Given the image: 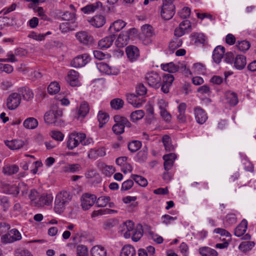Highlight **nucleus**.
I'll return each mask as SVG.
<instances>
[{
	"label": "nucleus",
	"mask_w": 256,
	"mask_h": 256,
	"mask_svg": "<svg viewBox=\"0 0 256 256\" xmlns=\"http://www.w3.org/2000/svg\"><path fill=\"white\" fill-rule=\"evenodd\" d=\"M72 198V196L68 192L62 190L57 194L56 196L54 210L58 214H62L68 204Z\"/></svg>",
	"instance_id": "1"
},
{
	"label": "nucleus",
	"mask_w": 256,
	"mask_h": 256,
	"mask_svg": "<svg viewBox=\"0 0 256 256\" xmlns=\"http://www.w3.org/2000/svg\"><path fill=\"white\" fill-rule=\"evenodd\" d=\"M2 188L4 193L16 196L21 192L22 195L28 193V187L24 182H20L18 184H10L5 182L2 184Z\"/></svg>",
	"instance_id": "2"
},
{
	"label": "nucleus",
	"mask_w": 256,
	"mask_h": 256,
	"mask_svg": "<svg viewBox=\"0 0 256 256\" xmlns=\"http://www.w3.org/2000/svg\"><path fill=\"white\" fill-rule=\"evenodd\" d=\"M136 32L135 28H131L128 31H123L120 34L116 40L115 44L118 48L126 46L129 42L130 36Z\"/></svg>",
	"instance_id": "3"
},
{
	"label": "nucleus",
	"mask_w": 256,
	"mask_h": 256,
	"mask_svg": "<svg viewBox=\"0 0 256 256\" xmlns=\"http://www.w3.org/2000/svg\"><path fill=\"white\" fill-rule=\"evenodd\" d=\"M116 124L112 127L114 132L117 134H120L124 132L125 126H129L130 123L124 117L116 115L114 116Z\"/></svg>",
	"instance_id": "4"
},
{
	"label": "nucleus",
	"mask_w": 256,
	"mask_h": 256,
	"mask_svg": "<svg viewBox=\"0 0 256 256\" xmlns=\"http://www.w3.org/2000/svg\"><path fill=\"white\" fill-rule=\"evenodd\" d=\"M84 138V134L73 132L68 137L66 146L68 149L72 150L77 147Z\"/></svg>",
	"instance_id": "5"
},
{
	"label": "nucleus",
	"mask_w": 256,
	"mask_h": 256,
	"mask_svg": "<svg viewBox=\"0 0 256 256\" xmlns=\"http://www.w3.org/2000/svg\"><path fill=\"white\" fill-rule=\"evenodd\" d=\"M174 14V6L172 2H164L160 10L162 18L168 20L172 18Z\"/></svg>",
	"instance_id": "6"
},
{
	"label": "nucleus",
	"mask_w": 256,
	"mask_h": 256,
	"mask_svg": "<svg viewBox=\"0 0 256 256\" xmlns=\"http://www.w3.org/2000/svg\"><path fill=\"white\" fill-rule=\"evenodd\" d=\"M75 37L80 44L84 46L91 45L94 41L93 36L86 30H81L76 32Z\"/></svg>",
	"instance_id": "7"
},
{
	"label": "nucleus",
	"mask_w": 256,
	"mask_h": 256,
	"mask_svg": "<svg viewBox=\"0 0 256 256\" xmlns=\"http://www.w3.org/2000/svg\"><path fill=\"white\" fill-rule=\"evenodd\" d=\"M146 80L150 86L156 88H159L161 86V76L156 72H151L146 75Z\"/></svg>",
	"instance_id": "8"
},
{
	"label": "nucleus",
	"mask_w": 256,
	"mask_h": 256,
	"mask_svg": "<svg viewBox=\"0 0 256 256\" xmlns=\"http://www.w3.org/2000/svg\"><path fill=\"white\" fill-rule=\"evenodd\" d=\"M141 36L144 42L146 44L150 43L152 37L156 34L153 27L150 24H146L141 27Z\"/></svg>",
	"instance_id": "9"
},
{
	"label": "nucleus",
	"mask_w": 256,
	"mask_h": 256,
	"mask_svg": "<svg viewBox=\"0 0 256 256\" xmlns=\"http://www.w3.org/2000/svg\"><path fill=\"white\" fill-rule=\"evenodd\" d=\"M96 196L94 194H84L82 195L80 200L81 206L84 210L90 208L96 202Z\"/></svg>",
	"instance_id": "10"
},
{
	"label": "nucleus",
	"mask_w": 256,
	"mask_h": 256,
	"mask_svg": "<svg viewBox=\"0 0 256 256\" xmlns=\"http://www.w3.org/2000/svg\"><path fill=\"white\" fill-rule=\"evenodd\" d=\"M22 238L20 233L16 229H12L8 234L2 236V242L4 243H11Z\"/></svg>",
	"instance_id": "11"
},
{
	"label": "nucleus",
	"mask_w": 256,
	"mask_h": 256,
	"mask_svg": "<svg viewBox=\"0 0 256 256\" xmlns=\"http://www.w3.org/2000/svg\"><path fill=\"white\" fill-rule=\"evenodd\" d=\"M20 170L18 166L16 164L4 162L2 168V172L4 176H12L16 174Z\"/></svg>",
	"instance_id": "12"
},
{
	"label": "nucleus",
	"mask_w": 256,
	"mask_h": 256,
	"mask_svg": "<svg viewBox=\"0 0 256 256\" xmlns=\"http://www.w3.org/2000/svg\"><path fill=\"white\" fill-rule=\"evenodd\" d=\"M20 102V95L16 92L12 93L8 96L7 98V107L10 110H14L19 106Z\"/></svg>",
	"instance_id": "13"
},
{
	"label": "nucleus",
	"mask_w": 256,
	"mask_h": 256,
	"mask_svg": "<svg viewBox=\"0 0 256 256\" xmlns=\"http://www.w3.org/2000/svg\"><path fill=\"white\" fill-rule=\"evenodd\" d=\"M62 114V112L60 110H51L44 114V122L48 124H54Z\"/></svg>",
	"instance_id": "14"
},
{
	"label": "nucleus",
	"mask_w": 256,
	"mask_h": 256,
	"mask_svg": "<svg viewBox=\"0 0 256 256\" xmlns=\"http://www.w3.org/2000/svg\"><path fill=\"white\" fill-rule=\"evenodd\" d=\"M90 60V56L87 54L78 55L72 60L71 65L74 68H80L84 66Z\"/></svg>",
	"instance_id": "15"
},
{
	"label": "nucleus",
	"mask_w": 256,
	"mask_h": 256,
	"mask_svg": "<svg viewBox=\"0 0 256 256\" xmlns=\"http://www.w3.org/2000/svg\"><path fill=\"white\" fill-rule=\"evenodd\" d=\"M96 67L100 72L106 74H118L120 70L118 68L114 67H110L106 64L100 62L96 64Z\"/></svg>",
	"instance_id": "16"
},
{
	"label": "nucleus",
	"mask_w": 256,
	"mask_h": 256,
	"mask_svg": "<svg viewBox=\"0 0 256 256\" xmlns=\"http://www.w3.org/2000/svg\"><path fill=\"white\" fill-rule=\"evenodd\" d=\"M88 23L96 28L102 27L106 22V17L102 14H96L88 20Z\"/></svg>",
	"instance_id": "17"
},
{
	"label": "nucleus",
	"mask_w": 256,
	"mask_h": 256,
	"mask_svg": "<svg viewBox=\"0 0 256 256\" xmlns=\"http://www.w3.org/2000/svg\"><path fill=\"white\" fill-rule=\"evenodd\" d=\"M122 234L126 238L131 237L132 233L135 230L134 223L131 220H128L122 225Z\"/></svg>",
	"instance_id": "18"
},
{
	"label": "nucleus",
	"mask_w": 256,
	"mask_h": 256,
	"mask_svg": "<svg viewBox=\"0 0 256 256\" xmlns=\"http://www.w3.org/2000/svg\"><path fill=\"white\" fill-rule=\"evenodd\" d=\"M53 200V196L51 194H42L35 202L38 206H51Z\"/></svg>",
	"instance_id": "19"
},
{
	"label": "nucleus",
	"mask_w": 256,
	"mask_h": 256,
	"mask_svg": "<svg viewBox=\"0 0 256 256\" xmlns=\"http://www.w3.org/2000/svg\"><path fill=\"white\" fill-rule=\"evenodd\" d=\"M174 80V77L170 74H165L163 76L162 82H161V89L164 93H168L170 88Z\"/></svg>",
	"instance_id": "20"
},
{
	"label": "nucleus",
	"mask_w": 256,
	"mask_h": 256,
	"mask_svg": "<svg viewBox=\"0 0 256 256\" xmlns=\"http://www.w3.org/2000/svg\"><path fill=\"white\" fill-rule=\"evenodd\" d=\"M224 100L226 103L231 106H234L238 102L237 94L232 90H227L224 95Z\"/></svg>",
	"instance_id": "21"
},
{
	"label": "nucleus",
	"mask_w": 256,
	"mask_h": 256,
	"mask_svg": "<svg viewBox=\"0 0 256 256\" xmlns=\"http://www.w3.org/2000/svg\"><path fill=\"white\" fill-rule=\"evenodd\" d=\"M194 114L196 122L200 124H204L208 119L205 111L200 106H196L194 108Z\"/></svg>",
	"instance_id": "22"
},
{
	"label": "nucleus",
	"mask_w": 256,
	"mask_h": 256,
	"mask_svg": "<svg viewBox=\"0 0 256 256\" xmlns=\"http://www.w3.org/2000/svg\"><path fill=\"white\" fill-rule=\"evenodd\" d=\"M78 78V72L74 70H70L68 74L66 80L72 86H78L80 85Z\"/></svg>",
	"instance_id": "23"
},
{
	"label": "nucleus",
	"mask_w": 256,
	"mask_h": 256,
	"mask_svg": "<svg viewBox=\"0 0 256 256\" xmlns=\"http://www.w3.org/2000/svg\"><path fill=\"white\" fill-rule=\"evenodd\" d=\"M6 146L11 150H17L22 148L24 145V142L22 140L14 139L10 140H5Z\"/></svg>",
	"instance_id": "24"
},
{
	"label": "nucleus",
	"mask_w": 256,
	"mask_h": 256,
	"mask_svg": "<svg viewBox=\"0 0 256 256\" xmlns=\"http://www.w3.org/2000/svg\"><path fill=\"white\" fill-rule=\"evenodd\" d=\"M126 52L128 58L131 61L136 60L140 56L138 49L134 46H129L126 47Z\"/></svg>",
	"instance_id": "25"
},
{
	"label": "nucleus",
	"mask_w": 256,
	"mask_h": 256,
	"mask_svg": "<svg viewBox=\"0 0 256 256\" xmlns=\"http://www.w3.org/2000/svg\"><path fill=\"white\" fill-rule=\"evenodd\" d=\"M116 38L114 34L106 36L98 42V46L102 49H106L110 47Z\"/></svg>",
	"instance_id": "26"
},
{
	"label": "nucleus",
	"mask_w": 256,
	"mask_h": 256,
	"mask_svg": "<svg viewBox=\"0 0 256 256\" xmlns=\"http://www.w3.org/2000/svg\"><path fill=\"white\" fill-rule=\"evenodd\" d=\"M176 158V156L173 153H170L163 156V159L164 160V168L165 170H168L172 168Z\"/></svg>",
	"instance_id": "27"
},
{
	"label": "nucleus",
	"mask_w": 256,
	"mask_h": 256,
	"mask_svg": "<svg viewBox=\"0 0 256 256\" xmlns=\"http://www.w3.org/2000/svg\"><path fill=\"white\" fill-rule=\"evenodd\" d=\"M106 154V152L103 147L91 149L88 152V157L91 159H96L99 156H104Z\"/></svg>",
	"instance_id": "28"
},
{
	"label": "nucleus",
	"mask_w": 256,
	"mask_h": 256,
	"mask_svg": "<svg viewBox=\"0 0 256 256\" xmlns=\"http://www.w3.org/2000/svg\"><path fill=\"white\" fill-rule=\"evenodd\" d=\"M224 47L220 46H216L213 52L212 58L214 62L219 64L224 56Z\"/></svg>",
	"instance_id": "29"
},
{
	"label": "nucleus",
	"mask_w": 256,
	"mask_h": 256,
	"mask_svg": "<svg viewBox=\"0 0 256 256\" xmlns=\"http://www.w3.org/2000/svg\"><path fill=\"white\" fill-rule=\"evenodd\" d=\"M102 6V3L98 2L92 4H89L81 8L80 10L84 14H90L95 12L98 9Z\"/></svg>",
	"instance_id": "30"
},
{
	"label": "nucleus",
	"mask_w": 256,
	"mask_h": 256,
	"mask_svg": "<svg viewBox=\"0 0 256 256\" xmlns=\"http://www.w3.org/2000/svg\"><path fill=\"white\" fill-rule=\"evenodd\" d=\"M38 120L33 117L28 118L23 122V126L28 130L35 129L38 127Z\"/></svg>",
	"instance_id": "31"
},
{
	"label": "nucleus",
	"mask_w": 256,
	"mask_h": 256,
	"mask_svg": "<svg viewBox=\"0 0 256 256\" xmlns=\"http://www.w3.org/2000/svg\"><path fill=\"white\" fill-rule=\"evenodd\" d=\"M234 66L238 70H242L246 64V58L243 55H237L234 58Z\"/></svg>",
	"instance_id": "32"
},
{
	"label": "nucleus",
	"mask_w": 256,
	"mask_h": 256,
	"mask_svg": "<svg viewBox=\"0 0 256 256\" xmlns=\"http://www.w3.org/2000/svg\"><path fill=\"white\" fill-rule=\"evenodd\" d=\"M89 110L88 104L85 102H82L78 112V119L82 120L88 114Z\"/></svg>",
	"instance_id": "33"
},
{
	"label": "nucleus",
	"mask_w": 256,
	"mask_h": 256,
	"mask_svg": "<svg viewBox=\"0 0 256 256\" xmlns=\"http://www.w3.org/2000/svg\"><path fill=\"white\" fill-rule=\"evenodd\" d=\"M248 222L246 220H243L240 224L236 228L234 234L236 236H242L247 229Z\"/></svg>",
	"instance_id": "34"
},
{
	"label": "nucleus",
	"mask_w": 256,
	"mask_h": 256,
	"mask_svg": "<svg viewBox=\"0 0 256 256\" xmlns=\"http://www.w3.org/2000/svg\"><path fill=\"white\" fill-rule=\"evenodd\" d=\"M82 169L80 164H68L63 168V171L65 172H76Z\"/></svg>",
	"instance_id": "35"
},
{
	"label": "nucleus",
	"mask_w": 256,
	"mask_h": 256,
	"mask_svg": "<svg viewBox=\"0 0 256 256\" xmlns=\"http://www.w3.org/2000/svg\"><path fill=\"white\" fill-rule=\"evenodd\" d=\"M160 68L163 70L172 73L176 72L179 69L178 66L173 62L162 64Z\"/></svg>",
	"instance_id": "36"
},
{
	"label": "nucleus",
	"mask_w": 256,
	"mask_h": 256,
	"mask_svg": "<svg viewBox=\"0 0 256 256\" xmlns=\"http://www.w3.org/2000/svg\"><path fill=\"white\" fill-rule=\"evenodd\" d=\"M92 256H106V251L100 246H95L90 250Z\"/></svg>",
	"instance_id": "37"
},
{
	"label": "nucleus",
	"mask_w": 256,
	"mask_h": 256,
	"mask_svg": "<svg viewBox=\"0 0 256 256\" xmlns=\"http://www.w3.org/2000/svg\"><path fill=\"white\" fill-rule=\"evenodd\" d=\"M126 25V23L122 20H118L114 22L110 27L111 32L113 30L116 32H119Z\"/></svg>",
	"instance_id": "38"
},
{
	"label": "nucleus",
	"mask_w": 256,
	"mask_h": 256,
	"mask_svg": "<svg viewBox=\"0 0 256 256\" xmlns=\"http://www.w3.org/2000/svg\"><path fill=\"white\" fill-rule=\"evenodd\" d=\"M135 255V249L131 245H126L122 249L120 256H134Z\"/></svg>",
	"instance_id": "39"
},
{
	"label": "nucleus",
	"mask_w": 256,
	"mask_h": 256,
	"mask_svg": "<svg viewBox=\"0 0 256 256\" xmlns=\"http://www.w3.org/2000/svg\"><path fill=\"white\" fill-rule=\"evenodd\" d=\"M2 12V11L0 12V14ZM12 24H13V20L12 18L6 16H0V30L4 29Z\"/></svg>",
	"instance_id": "40"
},
{
	"label": "nucleus",
	"mask_w": 256,
	"mask_h": 256,
	"mask_svg": "<svg viewBox=\"0 0 256 256\" xmlns=\"http://www.w3.org/2000/svg\"><path fill=\"white\" fill-rule=\"evenodd\" d=\"M143 235V230L140 225L137 226L131 236L132 240L134 242L138 241Z\"/></svg>",
	"instance_id": "41"
},
{
	"label": "nucleus",
	"mask_w": 256,
	"mask_h": 256,
	"mask_svg": "<svg viewBox=\"0 0 256 256\" xmlns=\"http://www.w3.org/2000/svg\"><path fill=\"white\" fill-rule=\"evenodd\" d=\"M255 243L252 241H244L239 245V249L243 252H246L250 250L254 246Z\"/></svg>",
	"instance_id": "42"
},
{
	"label": "nucleus",
	"mask_w": 256,
	"mask_h": 256,
	"mask_svg": "<svg viewBox=\"0 0 256 256\" xmlns=\"http://www.w3.org/2000/svg\"><path fill=\"white\" fill-rule=\"evenodd\" d=\"M242 158V162L244 166V169L249 172H252L254 170V166L252 162L249 160L248 157L244 154H240Z\"/></svg>",
	"instance_id": "43"
},
{
	"label": "nucleus",
	"mask_w": 256,
	"mask_h": 256,
	"mask_svg": "<svg viewBox=\"0 0 256 256\" xmlns=\"http://www.w3.org/2000/svg\"><path fill=\"white\" fill-rule=\"evenodd\" d=\"M200 253L202 256H217V252L214 249L208 247L200 248Z\"/></svg>",
	"instance_id": "44"
},
{
	"label": "nucleus",
	"mask_w": 256,
	"mask_h": 256,
	"mask_svg": "<svg viewBox=\"0 0 256 256\" xmlns=\"http://www.w3.org/2000/svg\"><path fill=\"white\" fill-rule=\"evenodd\" d=\"M60 86L56 82H52L48 88V92L50 94H54L60 90Z\"/></svg>",
	"instance_id": "45"
},
{
	"label": "nucleus",
	"mask_w": 256,
	"mask_h": 256,
	"mask_svg": "<svg viewBox=\"0 0 256 256\" xmlns=\"http://www.w3.org/2000/svg\"><path fill=\"white\" fill-rule=\"evenodd\" d=\"M162 142L166 150L172 151L174 150V146L172 144L171 139L168 136L165 135L162 137Z\"/></svg>",
	"instance_id": "46"
},
{
	"label": "nucleus",
	"mask_w": 256,
	"mask_h": 256,
	"mask_svg": "<svg viewBox=\"0 0 256 256\" xmlns=\"http://www.w3.org/2000/svg\"><path fill=\"white\" fill-rule=\"evenodd\" d=\"M76 256H88V248L82 244H79L76 248Z\"/></svg>",
	"instance_id": "47"
},
{
	"label": "nucleus",
	"mask_w": 256,
	"mask_h": 256,
	"mask_svg": "<svg viewBox=\"0 0 256 256\" xmlns=\"http://www.w3.org/2000/svg\"><path fill=\"white\" fill-rule=\"evenodd\" d=\"M176 118L179 123L185 124L188 122H191L192 118L190 116H186V112H178Z\"/></svg>",
	"instance_id": "48"
},
{
	"label": "nucleus",
	"mask_w": 256,
	"mask_h": 256,
	"mask_svg": "<svg viewBox=\"0 0 256 256\" xmlns=\"http://www.w3.org/2000/svg\"><path fill=\"white\" fill-rule=\"evenodd\" d=\"M192 37L195 40V43L198 44H204L206 42V38L202 33H194L192 34Z\"/></svg>",
	"instance_id": "49"
},
{
	"label": "nucleus",
	"mask_w": 256,
	"mask_h": 256,
	"mask_svg": "<svg viewBox=\"0 0 256 256\" xmlns=\"http://www.w3.org/2000/svg\"><path fill=\"white\" fill-rule=\"evenodd\" d=\"M250 42L246 40L238 41L236 44V48L242 52L248 50L250 48Z\"/></svg>",
	"instance_id": "50"
},
{
	"label": "nucleus",
	"mask_w": 256,
	"mask_h": 256,
	"mask_svg": "<svg viewBox=\"0 0 256 256\" xmlns=\"http://www.w3.org/2000/svg\"><path fill=\"white\" fill-rule=\"evenodd\" d=\"M144 116V112L142 110H137L132 112L130 114L131 120L134 122H136L142 119Z\"/></svg>",
	"instance_id": "51"
},
{
	"label": "nucleus",
	"mask_w": 256,
	"mask_h": 256,
	"mask_svg": "<svg viewBox=\"0 0 256 256\" xmlns=\"http://www.w3.org/2000/svg\"><path fill=\"white\" fill-rule=\"evenodd\" d=\"M110 200V198L106 196L99 197L96 201V204L98 207H104Z\"/></svg>",
	"instance_id": "52"
},
{
	"label": "nucleus",
	"mask_w": 256,
	"mask_h": 256,
	"mask_svg": "<svg viewBox=\"0 0 256 256\" xmlns=\"http://www.w3.org/2000/svg\"><path fill=\"white\" fill-rule=\"evenodd\" d=\"M98 118L100 123V126L102 127L104 124L108 122L109 117L107 114L100 112L98 115Z\"/></svg>",
	"instance_id": "53"
},
{
	"label": "nucleus",
	"mask_w": 256,
	"mask_h": 256,
	"mask_svg": "<svg viewBox=\"0 0 256 256\" xmlns=\"http://www.w3.org/2000/svg\"><path fill=\"white\" fill-rule=\"evenodd\" d=\"M132 178L136 182L142 186H146L148 184L147 180L142 176L133 174L132 176Z\"/></svg>",
	"instance_id": "54"
},
{
	"label": "nucleus",
	"mask_w": 256,
	"mask_h": 256,
	"mask_svg": "<svg viewBox=\"0 0 256 256\" xmlns=\"http://www.w3.org/2000/svg\"><path fill=\"white\" fill-rule=\"evenodd\" d=\"M22 96L24 100L29 102L33 99L34 94L31 90L26 88L22 92Z\"/></svg>",
	"instance_id": "55"
},
{
	"label": "nucleus",
	"mask_w": 256,
	"mask_h": 256,
	"mask_svg": "<svg viewBox=\"0 0 256 256\" xmlns=\"http://www.w3.org/2000/svg\"><path fill=\"white\" fill-rule=\"evenodd\" d=\"M124 102L120 98H114L110 102V106L112 108L115 110H119L122 108Z\"/></svg>",
	"instance_id": "56"
},
{
	"label": "nucleus",
	"mask_w": 256,
	"mask_h": 256,
	"mask_svg": "<svg viewBox=\"0 0 256 256\" xmlns=\"http://www.w3.org/2000/svg\"><path fill=\"white\" fill-rule=\"evenodd\" d=\"M16 56L15 52L13 53L12 52H9L6 54V58H0V62H18V59L16 58Z\"/></svg>",
	"instance_id": "57"
},
{
	"label": "nucleus",
	"mask_w": 256,
	"mask_h": 256,
	"mask_svg": "<svg viewBox=\"0 0 256 256\" xmlns=\"http://www.w3.org/2000/svg\"><path fill=\"white\" fill-rule=\"evenodd\" d=\"M194 71L198 74H204L206 72L205 66L200 63H196L193 65Z\"/></svg>",
	"instance_id": "58"
},
{
	"label": "nucleus",
	"mask_w": 256,
	"mask_h": 256,
	"mask_svg": "<svg viewBox=\"0 0 256 256\" xmlns=\"http://www.w3.org/2000/svg\"><path fill=\"white\" fill-rule=\"evenodd\" d=\"M177 219V216H172L168 214H165L162 216V222L166 225L171 224L173 221Z\"/></svg>",
	"instance_id": "59"
},
{
	"label": "nucleus",
	"mask_w": 256,
	"mask_h": 256,
	"mask_svg": "<svg viewBox=\"0 0 256 256\" xmlns=\"http://www.w3.org/2000/svg\"><path fill=\"white\" fill-rule=\"evenodd\" d=\"M50 136L54 140L58 141H62L64 138V134L60 132L52 130L50 132Z\"/></svg>",
	"instance_id": "60"
},
{
	"label": "nucleus",
	"mask_w": 256,
	"mask_h": 256,
	"mask_svg": "<svg viewBox=\"0 0 256 256\" xmlns=\"http://www.w3.org/2000/svg\"><path fill=\"white\" fill-rule=\"evenodd\" d=\"M182 40L179 38H175L170 43L169 46L172 50H174L180 47L182 44Z\"/></svg>",
	"instance_id": "61"
},
{
	"label": "nucleus",
	"mask_w": 256,
	"mask_h": 256,
	"mask_svg": "<svg viewBox=\"0 0 256 256\" xmlns=\"http://www.w3.org/2000/svg\"><path fill=\"white\" fill-rule=\"evenodd\" d=\"M141 146V143L139 141H133L130 142L128 146V149L132 152H135Z\"/></svg>",
	"instance_id": "62"
},
{
	"label": "nucleus",
	"mask_w": 256,
	"mask_h": 256,
	"mask_svg": "<svg viewBox=\"0 0 256 256\" xmlns=\"http://www.w3.org/2000/svg\"><path fill=\"white\" fill-rule=\"evenodd\" d=\"M62 18L64 20H73L74 22L76 19V14L75 13L66 12L62 15Z\"/></svg>",
	"instance_id": "63"
},
{
	"label": "nucleus",
	"mask_w": 256,
	"mask_h": 256,
	"mask_svg": "<svg viewBox=\"0 0 256 256\" xmlns=\"http://www.w3.org/2000/svg\"><path fill=\"white\" fill-rule=\"evenodd\" d=\"M116 224V222L112 219H109L105 220L103 223L102 228L105 230L111 229Z\"/></svg>",
	"instance_id": "64"
}]
</instances>
